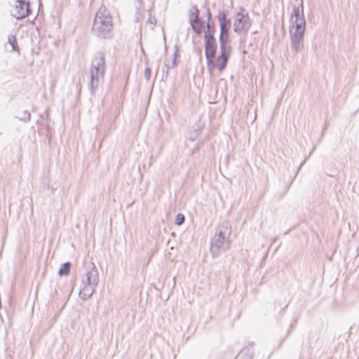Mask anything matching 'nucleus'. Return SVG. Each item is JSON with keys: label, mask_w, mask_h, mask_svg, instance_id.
Instances as JSON below:
<instances>
[{"label": "nucleus", "mask_w": 359, "mask_h": 359, "mask_svg": "<svg viewBox=\"0 0 359 359\" xmlns=\"http://www.w3.org/2000/svg\"><path fill=\"white\" fill-rule=\"evenodd\" d=\"M221 50V55L217 57L215 64L217 69L219 72L223 71L228 62V60L231 53V47H219Z\"/></svg>", "instance_id": "nucleus-9"}, {"label": "nucleus", "mask_w": 359, "mask_h": 359, "mask_svg": "<svg viewBox=\"0 0 359 359\" xmlns=\"http://www.w3.org/2000/svg\"><path fill=\"white\" fill-rule=\"evenodd\" d=\"M8 43L11 46L12 50L20 53V48L18 46L17 39L15 35H9L8 38Z\"/></svg>", "instance_id": "nucleus-14"}, {"label": "nucleus", "mask_w": 359, "mask_h": 359, "mask_svg": "<svg viewBox=\"0 0 359 359\" xmlns=\"http://www.w3.org/2000/svg\"><path fill=\"white\" fill-rule=\"evenodd\" d=\"M11 12L18 20L25 18L30 12L29 3L25 0H17Z\"/></svg>", "instance_id": "nucleus-7"}, {"label": "nucleus", "mask_w": 359, "mask_h": 359, "mask_svg": "<svg viewBox=\"0 0 359 359\" xmlns=\"http://www.w3.org/2000/svg\"><path fill=\"white\" fill-rule=\"evenodd\" d=\"M207 15H208V20H212L211 13L210 11L209 8L207 9Z\"/></svg>", "instance_id": "nucleus-21"}, {"label": "nucleus", "mask_w": 359, "mask_h": 359, "mask_svg": "<svg viewBox=\"0 0 359 359\" xmlns=\"http://www.w3.org/2000/svg\"><path fill=\"white\" fill-rule=\"evenodd\" d=\"M190 24L192 29L197 34H201L202 32L203 22L199 18V16L196 15L195 18H190Z\"/></svg>", "instance_id": "nucleus-11"}, {"label": "nucleus", "mask_w": 359, "mask_h": 359, "mask_svg": "<svg viewBox=\"0 0 359 359\" xmlns=\"http://www.w3.org/2000/svg\"><path fill=\"white\" fill-rule=\"evenodd\" d=\"M197 14V16L199 15V10L197 8L196 6H194L191 7L190 12H189V18H195Z\"/></svg>", "instance_id": "nucleus-19"}, {"label": "nucleus", "mask_w": 359, "mask_h": 359, "mask_svg": "<svg viewBox=\"0 0 359 359\" xmlns=\"http://www.w3.org/2000/svg\"><path fill=\"white\" fill-rule=\"evenodd\" d=\"M231 234V227L229 222L226 221L222 222L210 240V252L214 258L229 249Z\"/></svg>", "instance_id": "nucleus-2"}, {"label": "nucleus", "mask_w": 359, "mask_h": 359, "mask_svg": "<svg viewBox=\"0 0 359 359\" xmlns=\"http://www.w3.org/2000/svg\"><path fill=\"white\" fill-rule=\"evenodd\" d=\"M217 43L215 38L205 39V53L209 69L213 67V59L215 57Z\"/></svg>", "instance_id": "nucleus-8"}, {"label": "nucleus", "mask_w": 359, "mask_h": 359, "mask_svg": "<svg viewBox=\"0 0 359 359\" xmlns=\"http://www.w3.org/2000/svg\"><path fill=\"white\" fill-rule=\"evenodd\" d=\"M112 28V18L110 13L106 8H100L93 23V33L100 39H108L111 37Z\"/></svg>", "instance_id": "nucleus-3"}, {"label": "nucleus", "mask_w": 359, "mask_h": 359, "mask_svg": "<svg viewBox=\"0 0 359 359\" xmlns=\"http://www.w3.org/2000/svg\"><path fill=\"white\" fill-rule=\"evenodd\" d=\"M185 217L183 214L178 213L176 216L175 224L177 226L182 225L184 222Z\"/></svg>", "instance_id": "nucleus-18"}, {"label": "nucleus", "mask_w": 359, "mask_h": 359, "mask_svg": "<svg viewBox=\"0 0 359 359\" xmlns=\"http://www.w3.org/2000/svg\"><path fill=\"white\" fill-rule=\"evenodd\" d=\"M178 52H179V48L177 45L175 46V51H174V53H173V58H172V65L170 67H168V69L169 68H173L175 67L176 65V60H177V57L178 56Z\"/></svg>", "instance_id": "nucleus-17"}, {"label": "nucleus", "mask_w": 359, "mask_h": 359, "mask_svg": "<svg viewBox=\"0 0 359 359\" xmlns=\"http://www.w3.org/2000/svg\"><path fill=\"white\" fill-rule=\"evenodd\" d=\"M236 359H252L249 349L242 350L236 356Z\"/></svg>", "instance_id": "nucleus-16"}, {"label": "nucleus", "mask_w": 359, "mask_h": 359, "mask_svg": "<svg viewBox=\"0 0 359 359\" xmlns=\"http://www.w3.org/2000/svg\"><path fill=\"white\" fill-rule=\"evenodd\" d=\"M151 76V69L149 67H147L144 70V78L148 81L150 79Z\"/></svg>", "instance_id": "nucleus-20"}, {"label": "nucleus", "mask_w": 359, "mask_h": 359, "mask_svg": "<svg viewBox=\"0 0 359 359\" xmlns=\"http://www.w3.org/2000/svg\"><path fill=\"white\" fill-rule=\"evenodd\" d=\"M165 51H167V46H166V45H165Z\"/></svg>", "instance_id": "nucleus-23"}, {"label": "nucleus", "mask_w": 359, "mask_h": 359, "mask_svg": "<svg viewBox=\"0 0 359 359\" xmlns=\"http://www.w3.org/2000/svg\"><path fill=\"white\" fill-rule=\"evenodd\" d=\"M295 20L292 21L290 27V36L291 41V47L295 53L302 52L304 49V34L306 30V20L304 15L303 0L297 6H294L293 12L291 18Z\"/></svg>", "instance_id": "nucleus-1"}, {"label": "nucleus", "mask_w": 359, "mask_h": 359, "mask_svg": "<svg viewBox=\"0 0 359 359\" xmlns=\"http://www.w3.org/2000/svg\"><path fill=\"white\" fill-rule=\"evenodd\" d=\"M250 27L251 20L248 13L243 8H241L240 12L236 14L233 22V30L238 34L247 32Z\"/></svg>", "instance_id": "nucleus-6"}, {"label": "nucleus", "mask_w": 359, "mask_h": 359, "mask_svg": "<svg viewBox=\"0 0 359 359\" xmlns=\"http://www.w3.org/2000/svg\"><path fill=\"white\" fill-rule=\"evenodd\" d=\"M215 27L214 22L212 20H208L206 25V29L205 30L204 39L215 38Z\"/></svg>", "instance_id": "nucleus-13"}, {"label": "nucleus", "mask_w": 359, "mask_h": 359, "mask_svg": "<svg viewBox=\"0 0 359 359\" xmlns=\"http://www.w3.org/2000/svg\"><path fill=\"white\" fill-rule=\"evenodd\" d=\"M70 268H71L70 262H67L64 263L62 264V267L59 269L58 274L60 276H67L69 273Z\"/></svg>", "instance_id": "nucleus-15"}, {"label": "nucleus", "mask_w": 359, "mask_h": 359, "mask_svg": "<svg viewBox=\"0 0 359 359\" xmlns=\"http://www.w3.org/2000/svg\"><path fill=\"white\" fill-rule=\"evenodd\" d=\"M105 67L104 53L99 51L93 56L90 67V80L88 86L91 94L95 93L102 82Z\"/></svg>", "instance_id": "nucleus-4"}, {"label": "nucleus", "mask_w": 359, "mask_h": 359, "mask_svg": "<svg viewBox=\"0 0 359 359\" xmlns=\"http://www.w3.org/2000/svg\"><path fill=\"white\" fill-rule=\"evenodd\" d=\"M218 22L219 28H225V29H230L231 25V22L230 19H228L226 18V15L224 12L220 11L218 13L217 15Z\"/></svg>", "instance_id": "nucleus-12"}, {"label": "nucleus", "mask_w": 359, "mask_h": 359, "mask_svg": "<svg viewBox=\"0 0 359 359\" xmlns=\"http://www.w3.org/2000/svg\"><path fill=\"white\" fill-rule=\"evenodd\" d=\"M27 118H28V119H29V118H30V114H29V113H27Z\"/></svg>", "instance_id": "nucleus-22"}, {"label": "nucleus", "mask_w": 359, "mask_h": 359, "mask_svg": "<svg viewBox=\"0 0 359 359\" xmlns=\"http://www.w3.org/2000/svg\"><path fill=\"white\" fill-rule=\"evenodd\" d=\"M229 29H225V28H219L220 33H219V47H231L229 45V43L230 41L229 39Z\"/></svg>", "instance_id": "nucleus-10"}, {"label": "nucleus", "mask_w": 359, "mask_h": 359, "mask_svg": "<svg viewBox=\"0 0 359 359\" xmlns=\"http://www.w3.org/2000/svg\"><path fill=\"white\" fill-rule=\"evenodd\" d=\"M98 282V271L95 264L91 263L86 273L82 276L79 297L83 300L90 298L95 292Z\"/></svg>", "instance_id": "nucleus-5"}]
</instances>
